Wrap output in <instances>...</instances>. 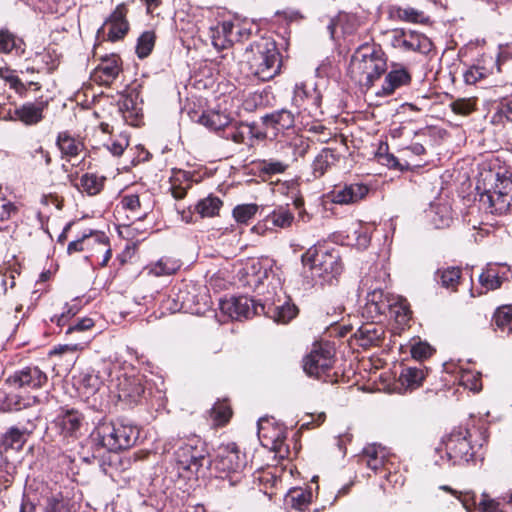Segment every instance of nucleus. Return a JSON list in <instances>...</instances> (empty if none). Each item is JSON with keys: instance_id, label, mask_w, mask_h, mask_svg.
Listing matches in <instances>:
<instances>
[{"instance_id": "1", "label": "nucleus", "mask_w": 512, "mask_h": 512, "mask_svg": "<svg viewBox=\"0 0 512 512\" xmlns=\"http://www.w3.org/2000/svg\"><path fill=\"white\" fill-rule=\"evenodd\" d=\"M476 189L480 203L490 213L502 214L512 203V178L506 173L493 170L481 172Z\"/></svg>"}, {"instance_id": "2", "label": "nucleus", "mask_w": 512, "mask_h": 512, "mask_svg": "<svg viewBox=\"0 0 512 512\" xmlns=\"http://www.w3.org/2000/svg\"><path fill=\"white\" fill-rule=\"evenodd\" d=\"M244 58L250 74L259 80H271L280 72V53L271 38L262 37L251 43L245 50Z\"/></svg>"}, {"instance_id": "3", "label": "nucleus", "mask_w": 512, "mask_h": 512, "mask_svg": "<svg viewBox=\"0 0 512 512\" xmlns=\"http://www.w3.org/2000/svg\"><path fill=\"white\" fill-rule=\"evenodd\" d=\"M301 259L304 268L309 269L315 284L331 282L342 272L340 252L337 248L312 246Z\"/></svg>"}, {"instance_id": "4", "label": "nucleus", "mask_w": 512, "mask_h": 512, "mask_svg": "<svg viewBox=\"0 0 512 512\" xmlns=\"http://www.w3.org/2000/svg\"><path fill=\"white\" fill-rule=\"evenodd\" d=\"M95 434L102 447L117 452L132 447L139 437V430L130 423L115 421L101 423Z\"/></svg>"}, {"instance_id": "5", "label": "nucleus", "mask_w": 512, "mask_h": 512, "mask_svg": "<svg viewBox=\"0 0 512 512\" xmlns=\"http://www.w3.org/2000/svg\"><path fill=\"white\" fill-rule=\"evenodd\" d=\"M177 445L174 458L179 472L197 474L199 469L209 462L206 445L200 437L193 435L179 440Z\"/></svg>"}, {"instance_id": "6", "label": "nucleus", "mask_w": 512, "mask_h": 512, "mask_svg": "<svg viewBox=\"0 0 512 512\" xmlns=\"http://www.w3.org/2000/svg\"><path fill=\"white\" fill-rule=\"evenodd\" d=\"M211 470L215 472L218 478H230V484L233 485L239 480V472L244 468L245 456L241 454L238 447L232 443L218 450L213 461L207 462Z\"/></svg>"}, {"instance_id": "7", "label": "nucleus", "mask_w": 512, "mask_h": 512, "mask_svg": "<svg viewBox=\"0 0 512 512\" xmlns=\"http://www.w3.org/2000/svg\"><path fill=\"white\" fill-rule=\"evenodd\" d=\"M321 101L322 95L314 83L300 82L295 85L292 102L298 114L307 113L317 119L322 115Z\"/></svg>"}, {"instance_id": "8", "label": "nucleus", "mask_w": 512, "mask_h": 512, "mask_svg": "<svg viewBox=\"0 0 512 512\" xmlns=\"http://www.w3.org/2000/svg\"><path fill=\"white\" fill-rule=\"evenodd\" d=\"M390 44L402 52H418L428 54L432 48V41L424 34L414 30L394 29L389 34Z\"/></svg>"}, {"instance_id": "9", "label": "nucleus", "mask_w": 512, "mask_h": 512, "mask_svg": "<svg viewBox=\"0 0 512 512\" xmlns=\"http://www.w3.org/2000/svg\"><path fill=\"white\" fill-rule=\"evenodd\" d=\"M334 349L329 343H316L303 360L304 371L312 377L321 378L333 366Z\"/></svg>"}, {"instance_id": "10", "label": "nucleus", "mask_w": 512, "mask_h": 512, "mask_svg": "<svg viewBox=\"0 0 512 512\" xmlns=\"http://www.w3.org/2000/svg\"><path fill=\"white\" fill-rule=\"evenodd\" d=\"M273 274L269 260L249 259L238 271L239 282L253 290H258Z\"/></svg>"}, {"instance_id": "11", "label": "nucleus", "mask_w": 512, "mask_h": 512, "mask_svg": "<svg viewBox=\"0 0 512 512\" xmlns=\"http://www.w3.org/2000/svg\"><path fill=\"white\" fill-rule=\"evenodd\" d=\"M220 309L224 314L236 320L250 318L260 312H265L263 304L256 303L253 299L246 296L222 300L220 301Z\"/></svg>"}, {"instance_id": "12", "label": "nucleus", "mask_w": 512, "mask_h": 512, "mask_svg": "<svg viewBox=\"0 0 512 512\" xmlns=\"http://www.w3.org/2000/svg\"><path fill=\"white\" fill-rule=\"evenodd\" d=\"M48 377L37 366H26L11 374L6 383L13 388L39 389L47 383Z\"/></svg>"}, {"instance_id": "13", "label": "nucleus", "mask_w": 512, "mask_h": 512, "mask_svg": "<svg viewBox=\"0 0 512 512\" xmlns=\"http://www.w3.org/2000/svg\"><path fill=\"white\" fill-rule=\"evenodd\" d=\"M369 187L360 182L337 185L328 193L331 202L340 205H350L363 200L369 193Z\"/></svg>"}, {"instance_id": "14", "label": "nucleus", "mask_w": 512, "mask_h": 512, "mask_svg": "<svg viewBox=\"0 0 512 512\" xmlns=\"http://www.w3.org/2000/svg\"><path fill=\"white\" fill-rule=\"evenodd\" d=\"M467 435L466 430L458 431L452 433L448 438L446 450L453 464L468 463L474 458V452Z\"/></svg>"}, {"instance_id": "15", "label": "nucleus", "mask_w": 512, "mask_h": 512, "mask_svg": "<svg viewBox=\"0 0 512 512\" xmlns=\"http://www.w3.org/2000/svg\"><path fill=\"white\" fill-rule=\"evenodd\" d=\"M353 65L363 74L368 86L373 85L387 69L386 60L377 52L362 54L361 59L356 58Z\"/></svg>"}, {"instance_id": "16", "label": "nucleus", "mask_w": 512, "mask_h": 512, "mask_svg": "<svg viewBox=\"0 0 512 512\" xmlns=\"http://www.w3.org/2000/svg\"><path fill=\"white\" fill-rule=\"evenodd\" d=\"M47 106V101L25 103L13 111L9 110L3 119L19 120L25 125H35L43 119V111Z\"/></svg>"}, {"instance_id": "17", "label": "nucleus", "mask_w": 512, "mask_h": 512, "mask_svg": "<svg viewBox=\"0 0 512 512\" xmlns=\"http://www.w3.org/2000/svg\"><path fill=\"white\" fill-rule=\"evenodd\" d=\"M83 417L76 410H66L53 421V427L63 439L77 438L80 434Z\"/></svg>"}, {"instance_id": "18", "label": "nucleus", "mask_w": 512, "mask_h": 512, "mask_svg": "<svg viewBox=\"0 0 512 512\" xmlns=\"http://www.w3.org/2000/svg\"><path fill=\"white\" fill-rule=\"evenodd\" d=\"M389 453L385 447L377 444L367 445L360 456V461L365 463L368 468L373 470L374 472H379L381 470L389 471V475L387 479L389 481L391 477L389 464Z\"/></svg>"}, {"instance_id": "19", "label": "nucleus", "mask_w": 512, "mask_h": 512, "mask_svg": "<svg viewBox=\"0 0 512 512\" xmlns=\"http://www.w3.org/2000/svg\"><path fill=\"white\" fill-rule=\"evenodd\" d=\"M361 21L358 16L351 13L340 12L332 18L327 26L331 38H335L340 30L342 35H351L360 27Z\"/></svg>"}, {"instance_id": "20", "label": "nucleus", "mask_w": 512, "mask_h": 512, "mask_svg": "<svg viewBox=\"0 0 512 512\" xmlns=\"http://www.w3.org/2000/svg\"><path fill=\"white\" fill-rule=\"evenodd\" d=\"M44 512H75V504L61 491H47L42 497Z\"/></svg>"}, {"instance_id": "21", "label": "nucleus", "mask_w": 512, "mask_h": 512, "mask_svg": "<svg viewBox=\"0 0 512 512\" xmlns=\"http://www.w3.org/2000/svg\"><path fill=\"white\" fill-rule=\"evenodd\" d=\"M126 12L127 10L124 5H118L107 20L108 38L111 41L123 38L128 32L129 25L126 20Z\"/></svg>"}, {"instance_id": "22", "label": "nucleus", "mask_w": 512, "mask_h": 512, "mask_svg": "<svg viewBox=\"0 0 512 512\" xmlns=\"http://www.w3.org/2000/svg\"><path fill=\"white\" fill-rule=\"evenodd\" d=\"M392 295L385 294L380 289H375L368 293L367 302L365 305L366 311L370 314L371 318L387 313L388 308L391 306Z\"/></svg>"}, {"instance_id": "23", "label": "nucleus", "mask_w": 512, "mask_h": 512, "mask_svg": "<svg viewBox=\"0 0 512 512\" xmlns=\"http://www.w3.org/2000/svg\"><path fill=\"white\" fill-rule=\"evenodd\" d=\"M411 82V75L407 69L400 67L392 69L385 77L382 85V92L378 95L389 96L400 87L406 86Z\"/></svg>"}, {"instance_id": "24", "label": "nucleus", "mask_w": 512, "mask_h": 512, "mask_svg": "<svg viewBox=\"0 0 512 512\" xmlns=\"http://www.w3.org/2000/svg\"><path fill=\"white\" fill-rule=\"evenodd\" d=\"M234 24L231 21H223L210 29V38L213 46L222 50L230 46L234 39Z\"/></svg>"}, {"instance_id": "25", "label": "nucleus", "mask_w": 512, "mask_h": 512, "mask_svg": "<svg viewBox=\"0 0 512 512\" xmlns=\"http://www.w3.org/2000/svg\"><path fill=\"white\" fill-rule=\"evenodd\" d=\"M258 438L263 446L273 450L277 449L283 441L281 430L274 428L267 419L258 421Z\"/></svg>"}, {"instance_id": "26", "label": "nucleus", "mask_w": 512, "mask_h": 512, "mask_svg": "<svg viewBox=\"0 0 512 512\" xmlns=\"http://www.w3.org/2000/svg\"><path fill=\"white\" fill-rule=\"evenodd\" d=\"M119 57L112 55L105 58L94 70L95 79H99L102 84H110L113 82L120 72Z\"/></svg>"}, {"instance_id": "27", "label": "nucleus", "mask_w": 512, "mask_h": 512, "mask_svg": "<svg viewBox=\"0 0 512 512\" xmlns=\"http://www.w3.org/2000/svg\"><path fill=\"white\" fill-rule=\"evenodd\" d=\"M427 217L437 229L449 227L453 221L451 206L448 203L441 202L431 204L427 211Z\"/></svg>"}, {"instance_id": "28", "label": "nucleus", "mask_w": 512, "mask_h": 512, "mask_svg": "<svg viewBox=\"0 0 512 512\" xmlns=\"http://www.w3.org/2000/svg\"><path fill=\"white\" fill-rule=\"evenodd\" d=\"M390 17L394 20L421 24L429 20L423 11L413 7L393 6L390 9Z\"/></svg>"}, {"instance_id": "29", "label": "nucleus", "mask_w": 512, "mask_h": 512, "mask_svg": "<svg viewBox=\"0 0 512 512\" xmlns=\"http://www.w3.org/2000/svg\"><path fill=\"white\" fill-rule=\"evenodd\" d=\"M425 373L422 368L406 367L399 375V383L405 391H412L422 385Z\"/></svg>"}, {"instance_id": "30", "label": "nucleus", "mask_w": 512, "mask_h": 512, "mask_svg": "<svg viewBox=\"0 0 512 512\" xmlns=\"http://www.w3.org/2000/svg\"><path fill=\"white\" fill-rule=\"evenodd\" d=\"M199 121L211 130H220L226 128L231 123V117L224 111L207 110L201 115Z\"/></svg>"}, {"instance_id": "31", "label": "nucleus", "mask_w": 512, "mask_h": 512, "mask_svg": "<svg viewBox=\"0 0 512 512\" xmlns=\"http://www.w3.org/2000/svg\"><path fill=\"white\" fill-rule=\"evenodd\" d=\"M382 336V331L373 324H366L357 329L354 333L355 339L363 348L376 345Z\"/></svg>"}, {"instance_id": "32", "label": "nucleus", "mask_w": 512, "mask_h": 512, "mask_svg": "<svg viewBox=\"0 0 512 512\" xmlns=\"http://www.w3.org/2000/svg\"><path fill=\"white\" fill-rule=\"evenodd\" d=\"M503 502L490 498L486 493L481 495L478 503L480 512H512V494L502 498Z\"/></svg>"}, {"instance_id": "33", "label": "nucleus", "mask_w": 512, "mask_h": 512, "mask_svg": "<svg viewBox=\"0 0 512 512\" xmlns=\"http://www.w3.org/2000/svg\"><path fill=\"white\" fill-rule=\"evenodd\" d=\"M57 145L62 155L67 158L77 157L84 148L83 143L79 139L70 136L66 132L58 135Z\"/></svg>"}, {"instance_id": "34", "label": "nucleus", "mask_w": 512, "mask_h": 512, "mask_svg": "<svg viewBox=\"0 0 512 512\" xmlns=\"http://www.w3.org/2000/svg\"><path fill=\"white\" fill-rule=\"evenodd\" d=\"M293 221V213L285 206H279L275 208L265 218V222L267 225H272L273 227L281 229L290 227Z\"/></svg>"}, {"instance_id": "35", "label": "nucleus", "mask_w": 512, "mask_h": 512, "mask_svg": "<svg viewBox=\"0 0 512 512\" xmlns=\"http://www.w3.org/2000/svg\"><path fill=\"white\" fill-rule=\"evenodd\" d=\"M264 313H266L275 322L286 324L294 317H296L298 309L295 305L289 302H285L282 305H274L269 307L268 310Z\"/></svg>"}, {"instance_id": "36", "label": "nucleus", "mask_w": 512, "mask_h": 512, "mask_svg": "<svg viewBox=\"0 0 512 512\" xmlns=\"http://www.w3.org/2000/svg\"><path fill=\"white\" fill-rule=\"evenodd\" d=\"M391 316H394L397 322L404 324L411 318V310L405 299L399 296H392L391 306L388 311Z\"/></svg>"}, {"instance_id": "37", "label": "nucleus", "mask_w": 512, "mask_h": 512, "mask_svg": "<svg viewBox=\"0 0 512 512\" xmlns=\"http://www.w3.org/2000/svg\"><path fill=\"white\" fill-rule=\"evenodd\" d=\"M264 122L279 129H288L294 124V113L287 109H281L266 115L264 117Z\"/></svg>"}, {"instance_id": "38", "label": "nucleus", "mask_w": 512, "mask_h": 512, "mask_svg": "<svg viewBox=\"0 0 512 512\" xmlns=\"http://www.w3.org/2000/svg\"><path fill=\"white\" fill-rule=\"evenodd\" d=\"M336 161L335 155L332 150L323 149L313 161V174L315 177H321L324 173L334 165Z\"/></svg>"}, {"instance_id": "39", "label": "nucleus", "mask_w": 512, "mask_h": 512, "mask_svg": "<svg viewBox=\"0 0 512 512\" xmlns=\"http://www.w3.org/2000/svg\"><path fill=\"white\" fill-rule=\"evenodd\" d=\"M121 205L125 210L130 211L131 216L136 219L146 217L148 213L147 208H143L140 198L136 194L125 195L121 199Z\"/></svg>"}, {"instance_id": "40", "label": "nucleus", "mask_w": 512, "mask_h": 512, "mask_svg": "<svg viewBox=\"0 0 512 512\" xmlns=\"http://www.w3.org/2000/svg\"><path fill=\"white\" fill-rule=\"evenodd\" d=\"M23 41L7 29L0 30V54H9L13 50L23 52Z\"/></svg>"}, {"instance_id": "41", "label": "nucleus", "mask_w": 512, "mask_h": 512, "mask_svg": "<svg viewBox=\"0 0 512 512\" xmlns=\"http://www.w3.org/2000/svg\"><path fill=\"white\" fill-rule=\"evenodd\" d=\"M26 442L25 431H22L16 427H11L2 436V445L8 449L20 450Z\"/></svg>"}, {"instance_id": "42", "label": "nucleus", "mask_w": 512, "mask_h": 512, "mask_svg": "<svg viewBox=\"0 0 512 512\" xmlns=\"http://www.w3.org/2000/svg\"><path fill=\"white\" fill-rule=\"evenodd\" d=\"M31 403V399L27 401L21 399L15 394H7L4 391H0V410L1 411H18L26 408Z\"/></svg>"}, {"instance_id": "43", "label": "nucleus", "mask_w": 512, "mask_h": 512, "mask_svg": "<svg viewBox=\"0 0 512 512\" xmlns=\"http://www.w3.org/2000/svg\"><path fill=\"white\" fill-rule=\"evenodd\" d=\"M222 201L215 196H208L200 200L196 205V211L201 217H213L218 214Z\"/></svg>"}, {"instance_id": "44", "label": "nucleus", "mask_w": 512, "mask_h": 512, "mask_svg": "<svg viewBox=\"0 0 512 512\" xmlns=\"http://www.w3.org/2000/svg\"><path fill=\"white\" fill-rule=\"evenodd\" d=\"M90 242H92L91 248H97L100 254V265L106 266L112 256L108 238L104 234H93Z\"/></svg>"}, {"instance_id": "45", "label": "nucleus", "mask_w": 512, "mask_h": 512, "mask_svg": "<svg viewBox=\"0 0 512 512\" xmlns=\"http://www.w3.org/2000/svg\"><path fill=\"white\" fill-rule=\"evenodd\" d=\"M289 167V163L277 159H265L259 163V171L263 175L273 176L284 173Z\"/></svg>"}, {"instance_id": "46", "label": "nucleus", "mask_w": 512, "mask_h": 512, "mask_svg": "<svg viewBox=\"0 0 512 512\" xmlns=\"http://www.w3.org/2000/svg\"><path fill=\"white\" fill-rule=\"evenodd\" d=\"M347 237L352 241H355V245L359 249H364L368 247L371 240L369 228L360 223L353 226V228L350 231V234Z\"/></svg>"}, {"instance_id": "47", "label": "nucleus", "mask_w": 512, "mask_h": 512, "mask_svg": "<svg viewBox=\"0 0 512 512\" xmlns=\"http://www.w3.org/2000/svg\"><path fill=\"white\" fill-rule=\"evenodd\" d=\"M105 178L104 177H98L95 174H84L81 179L80 183L85 192H87L89 195H96L98 194L104 185Z\"/></svg>"}, {"instance_id": "48", "label": "nucleus", "mask_w": 512, "mask_h": 512, "mask_svg": "<svg viewBox=\"0 0 512 512\" xmlns=\"http://www.w3.org/2000/svg\"><path fill=\"white\" fill-rule=\"evenodd\" d=\"M286 502L297 510H303L310 502V493L302 489H292L286 496Z\"/></svg>"}, {"instance_id": "49", "label": "nucleus", "mask_w": 512, "mask_h": 512, "mask_svg": "<svg viewBox=\"0 0 512 512\" xmlns=\"http://www.w3.org/2000/svg\"><path fill=\"white\" fill-rule=\"evenodd\" d=\"M178 269L179 264L177 261L171 260L169 258H161L151 266L150 272L155 276H164L171 275Z\"/></svg>"}, {"instance_id": "50", "label": "nucleus", "mask_w": 512, "mask_h": 512, "mask_svg": "<svg viewBox=\"0 0 512 512\" xmlns=\"http://www.w3.org/2000/svg\"><path fill=\"white\" fill-rule=\"evenodd\" d=\"M505 121L512 122V96L503 99L497 106V110L492 116V122L501 124Z\"/></svg>"}, {"instance_id": "51", "label": "nucleus", "mask_w": 512, "mask_h": 512, "mask_svg": "<svg viewBox=\"0 0 512 512\" xmlns=\"http://www.w3.org/2000/svg\"><path fill=\"white\" fill-rule=\"evenodd\" d=\"M155 44V34L151 31L144 32L138 39L136 53L139 58L147 57L153 50Z\"/></svg>"}, {"instance_id": "52", "label": "nucleus", "mask_w": 512, "mask_h": 512, "mask_svg": "<svg viewBox=\"0 0 512 512\" xmlns=\"http://www.w3.org/2000/svg\"><path fill=\"white\" fill-rule=\"evenodd\" d=\"M494 321L497 327L508 333L512 332V306H504L499 308L495 315Z\"/></svg>"}, {"instance_id": "53", "label": "nucleus", "mask_w": 512, "mask_h": 512, "mask_svg": "<svg viewBox=\"0 0 512 512\" xmlns=\"http://www.w3.org/2000/svg\"><path fill=\"white\" fill-rule=\"evenodd\" d=\"M251 127L247 125H233L224 130L223 137L227 140H231L236 144L244 142L246 134L251 133Z\"/></svg>"}, {"instance_id": "54", "label": "nucleus", "mask_w": 512, "mask_h": 512, "mask_svg": "<svg viewBox=\"0 0 512 512\" xmlns=\"http://www.w3.org/2000/svg\"><path fill=\"white\" fill-rule=\"evenodd\" d=\"M258 211V206L253 203L249 204H241L237 205L233 209V217L238 223L245 224L247 223L251 218L254 217V215Z\"/></svg>"}, {"instance_id": "55", "label": "nucleus", "mask_w": 512, "mask_h": 512, "mask_svg": "<svg viewBox=\"0 0 512 512\" xmlns=\"http://www.w3.org/2000/svg\"><path fill=\"white\" fill-rule=\"evenodd\" d=\"M459 384L473 392L482 388L481 375L472 371H462L459 376Z\"/></svg>"}, {"instance_id": "56", "label": "nucleus", "mask_w": 512, "mask_h": 512, "mask_svg": "<svg viewBox=\"0 0 512 512\" xmlns=\"http://www.w3.org/2000/svg\"><path fill=\"white\" fill-rule=\"evenodd\" d=\"M452 111L461 116H467L476 108L475 98H459L450 104Z\"/></svg>"}, {"instance_id": "57", "label": "nucleus", "mask_w": 512, "mask_h": 512, "mask_svg": "<svg viewBox=\"0 0 512 512\" xmlns=\"http://www.w3.org/2000/svg\"><path fill=\"white\" fill-rule=\"evenodd\" d=\"M443 287L454 289L459 283L461 271L459 268L450 267L438 272Z\"/></svg>"}, {"instance_id": "58", "label": "nucleus", "mask_w": 512, "mask_h": 512, "mask_svg": "<svg viewBox=\"0 0 512 512\" xmlns=\"http://www.w3.org/2000/svg\"><path fill=\"white\" fill-rule=\"evenodd\" d=\"M129 145V138L126 133L119 134L105 146L113 156H120Z\"/></svg>"}, {"instance_id": "59", "label": "nucleus", "mask_w": 512, "mask_h": 512, "mask_svg": "<svg viewBox=\"0 0 512 512\" xmlns=\"http://www.w3.org/2000/svg\"><path fill=\"white\" fill-rule=\"evenodd\" d=\"M18 211L17 206L14 202L9 200L2 192L0 186V221H6L15 215Z\"/></svg>"}, {"instance_id": "60", "label": "nucleus", "mask_w": 512, "mask_h": 512, "mask_svg": "<svg viewBox=\"0 0 512 512\" xmlns=\"http://www.w3.org/2000/svg\"><path fill=\"white\" fill-rule=\"evenodd\" d=\"M479 280L483 286L487 289H496L500 287L501 280L496 272L492 268L487 269L479 276Z\"/></svg>"}, {"instance_id": "61", "label": "nucleus", "mask_w": 512, "mask_h": 512, "mask_svg": "<svg viewBox=\"0 0 512 512\" xmlns=\"http://www.w3.org/2000/svg\"><path fill=\"white\" fill-rule=\"evenodd\" d=\"M212 416L219 424L226 423L231 417V409L225 403H217L212 408Z\"/></svg>"}, {"instance_id": "62", "label": "nucleus", "mask_w": 512, "mask_h": 512, "mask_svg": "<svg viewBox=\"0 0 512 512\" xmlns=\"http://www.w3.org/2000/svg\"><path fill=\"white\" fill-rule=\"evenodd\" d=\"M432 351L431 346L426 342H417L411 346V355L417 360L431 356Z\"/></svg>"}, {"instance_id": "63", "label": "nucleus", "mask_w": 512, "mask_h": 512, "mask_svg": "<svg viewBox=\"0 0 512 512\" xmlns=\"http://www.w3.org/2000/svg\"><path fill=\"white\" fill-rule=\"evenodd\" d=\"M464 80L467 84H475L486 76L485 69L479 66H473L464 73Z\"/></svg>"}, {"instance_id": "64", "label": "nucleus", "mask_w": 512, "mask_h": 512, "mask_svg": "<svg viewBox=\"0 0 512 512\" xmlns=\"http://www.w3.org/2000/svg\"><path fill=\"white\" fill-rule=\"evenodd\" d=\"M91 239H92V235H90V236L84 235L81 239L70 242L67 247V252L69 254H72L74 252L83 251L86 248H91L92 247V242H90Z\"/></svg>"}]
</instances>
